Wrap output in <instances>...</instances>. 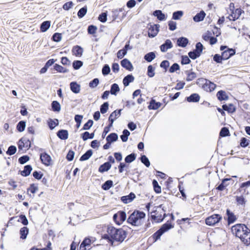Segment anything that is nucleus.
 Listing matches in <instances>:
<instances>
[{
  "label": "nucleus",
  "mask_w": 250,
  "mask_h": 250,
  "mask_svg": "<svg viewBox=\"0 0 250 250\" xmlns=\"http://www.w3.org/2000/svg\"><path fill=\"white\" fill-rule=\"evenodd\" d=\"M231 231L246 245L250 244V229L244 224H236L231 228Z\"/></svg>",
  "instance_id": "f257e3e1"
},
{
  "label": "nucleus",
  "mask_w": 250,
  "mask_h": 250,
  "mask_svg": "<svg viewBox=\"0 0 250 250\" xmlns=\"http://www.w3.org/2000/svg\"><path fill=\"white\" fill-rule=\"evenodd\" d=\"M108 234H104L103 238L109 239L111 238L117 241L122 242L126 237V233L123 229H117L113 227H109L107 229Z\"/></svg>",
  "instance_id": "f03ea898"
},
{
  "label": "nucleus",
  "mask_w": 250,
  "mask_h": 250,
  "mask_svg": "<svg viewBox=\"0 0 250 250\" xmlns=\"http://www.w3.org/2000/svg\"><path fill=\"white\" fill-rule=\"evenodd\" d=\"M146 214L139 210L134 211L127 218V222L132 226H140L144 222Z\"/></svg>",
  "instance_id": "7ed1b4c3"
},
{
  "label": "nucleus",
  "mask_w": 250,
  "mask_h": 250,
  "mask_svg": "<svg viewBox=\"0 0 250 250\" xmlns=\"http://www.w3.org/2000/svg\"><path fill=\"white\" fill-rule=\"evenodd\" d=\"M173 226L170 224H165L162 227L157 231L153 235V239L156 241L159 239L161 235L165 232L168 231L170 229L172 228Z\"/></svg>",
  "instance_id": "20e7f679"
},
{
  "label": "nucleus",
  "mask_w": 250,
  "mask_h": 250,
  "mask_svg": "<svg viewBox=\"0 0 250 250\" xmlns=\"http://www.w3.org/2000/svg\"><path fill=\"white\" fill-rule=\"evenodd\" d=\"M220 50L222 51V56L223 60L229 59L235 53L234 49L229 48L227 46H221Z\"/></svg>",
  "instance_id": "39448f33"
},
{
  "label": "nucleus",
  "mask_w": 250,
  "mask_h": 250,
  "mask_svg": "<svg viewBox=\"0 0 250 250\" xmlns=\"http://www.w3.org/2000/svg\"><path fill=\"white\" fill-rule=\"evenodd\" d=\"M113 218L117 224L120 225L126 220V213L124 211H119L113 215Z\"/></svg>",
  "instance_id": "423d86ee"
},
{
  "label": "nucleus",
  "mask_w": 250,
  "mask_h": 250,
  "mask_svg": "<svg viewBox=\"0 0 250 250\" xmlns=\"http://www.w3.org/2000/svg\"><path fill=\"white\" fill-rule=\"evenodd\" d=\"M222 219V217L218 214H213L206 219V223L208 226H213L218 223Z\"/></svg>",
  "instance_id": "0eeeda50"
},
{
  "label": "nucleus",
  "mask_w": 250,
  "mask_h": 250,
  "mask_svg": "<svg viewBox=\"0 0 250 250\" xmlns=\"http://www.w3.org/2000/svg\"><path fill=\"white\" fill-rule=\"evenodd\" d=\"M242 12H244V11L241 8H237L234 11L231 12L227 18L229 21H235L239 19Z\"/></svg>",
  "instance_id": "6e6552de"
},
{
  "label": "nucleus",
  "mask_w": 250,
  "mask_h": 250,
  "mask_svg": "<svg viewBox=\"0 0 250 250\" xmlns=\"http://www.w3.org/2000/svg\"><path fill=\"white\" fill-rule=\"evenodd\" d=\"M40 159L42 163L46 166H49L52 164V161L50 156L46 153L41 154Z\"/></svg>",
  "instance_id": "1a4fd4ad"
},
{
  "label": "nucleus",
  "mask_w": 250,
  "mask_h": 250,
  "mask_svg": "<svg viewBox=\"0 0 250 250\" xmlns=\"http://www.w3.org/2000/svg\"><path fill=\"white\" fill-rule=\"evenodd\" d=\"M121 111L122 109L115 110L110 115L109 117V121L110 122V124L109 125V127H111L113 125L114 121L120 116Z\"/></svg>",
  "instance_id": "9d476101"
},
{
  "label": "nucleus",
  "mask_w": 250,
  "mask_h": 250,
  "mask_svg": "<svg viewBox=\"0 0 250 250\" xmlns=\"http://www.w3.org/2000/svg\"><path fill=\"white\" fill-rule=\"evenodd\" d=\"M173 45L171 41L169 39L167 40L165 42L160 46L161 51L163 52H165L167 51L168 49L172 47Z\"/></svg>",
  "instance_id": "9b49d317"
},
{
  "label": "nucleus",
  "mask_w": 250,
  "mask_h": 250,
  "mask_svg": "<svg viewBox=\"0 0 250 250\" xmlns=\"http://www.w3.org/2000/svg\"><path fill=\"white\" fill-rule=\"evenodd\" d=\"M203 88L207 91L211 92L214 90L216 87V84L209 81H207L203 85Z\"/></svg>",
  "instance_id": "f8f14e48"
},
{
  "label": "nucleus",
  "mask_w": 250,
  "mask_h": 250,
  "mask_svg": "<svg viewBox=\"0 0 250 250\" xmlns=\"http://www.w3.org/2000/svg\"><path fill=\"white\" fill-rule=\"evenodd\" d=\"M121 64L123 67L128 70L132 71L133 69V67L131 62L126 59L123 60L121 62Z\"/></svg>",
  "instance_id": "ddd939ff"
},
{
  "label": "nucleus",
  "mask_w": 250,
  "mask_h": 250,
  "mask_svg": "<svg viewBox=\"0 0 250 250\" xmlns=\"http://www.w3.org/2000/svg\"><path fill=\"white\" fill-rule=\"evenodd\" d=\"M71 90L74 93H79L81 90V86L76 82H73L70 83Z\"/></svg>",
  "instance_id": "4468645a"
},
{
  "label": "nucleus",
  "mask_w": 250,
  "mask_h": 250,
  "mask_svg": "<svg viewBox=\"0 0 250 250\" xmlns=\"http://www.w3.org/2000/svg\"><path fill=\"white\" fill-rule=\"evenodd\" d=\"M158 27L156 25L151 26L148 30V36L152 38L155 37L158 32Z\"/></svg>",
  "instance_id": "2eb2a0df"
},
{
  "label": "nucleus",
  "mask_w": 250,
  "mask_h": 250,
  "mask_svg": "<svg viewBox=\"0 0 250 250\" xmlns=\"http://www.w3.org/2000/svg\"><path fill=\"white\" fill-rule=\"evenodd\" d=\"M135 195L133 193H130L128 195L124 196L121 197V201L127 204L132 201L135 198Z\"/></svg>",
  "instance_id": "dca6fc26"
},
{
  "label": "nucleus",
  "mask_w": 250,
  "mask_h": 250,
  "mask_svg": "<svg viewBox=\"0 0 250 250\" xmlns=\"http://www.w3.org/2000/svg\"><path fill=\"white\" fill-rule=\"evenodd\" d=\"M206 16V13L203 11H201L200 13L197 14L194 17L193 20L195 22H199L203 21Z\"/></svg>",
  "instance_id": "f3484780"
},
{
  "label": "nucleus",
  "mask_w": 250,
  "mask_h": 250,
  "mask_svg": "<svg viewBox=\"0 0 250 250\" xmlns=\"http://www.w3.org/2000/svg\"><path fill=\"white\" fill-rule=\"evenodd\" d=\"M29 229L27 227H23L20 229V238L21 239H25L28 233Z\"/></svg>",
  "instance_id": "a211bd4d"
},
{
  "label": "nucleus",
  "mask_w": 250,
  "mask_h": 250,
  "mask_svg": "<svg viewBox=\"0 0 250 250\" xmlns=\"http://www.w3.org/2000/svg\"><path fill=\"white\" fill-rule=\"evenodd\" d=\"M111 167V165L109 162H105L104 164L102 165L99 168V171L100 172H104L108 171Z\"/></svg>",
  "instance_id": "6ab92c4d"
},
{
  "label": "nucleus",
  "mask_w": 250,
  "mask_h": 250,
  "mask_svg": "<svg viewBox=\"0 0 250 250\" xmlns=\"http://www.w3.org/2000/svg\"><path fill=\"white\" fill-rule=\"evenodd\" d=\"M72 52L76 56L80 57L83 52V48L79 46H75L73 48Z\"/></svg>",
  "instance_id": "aec40b11"
},
{
  "label": "nucleus",
  "mask_w": 250,
  "mask_h": 250,
  "mask_svg": "<svg viewBox=\"0 0 250 250\" xmlns=\"http://www.w3.org/2000/svg\"><path fill=\"white\" fill-rule=\"evenodd\" d=\"M57 136L62 140H66L68 136V131L66 130H60L57 132Z\"/></svg>",
  "instance_id": "412c9836"
},
{
  "label": "nucleus",
  "mask_w": 250,
  "mask_h": 250,
  "mask_svg": "<svg viewBox=\"0 0 250 250\" xmlns=\"http://www.w3.org/2000/svg\"><path fill=\"white\" fill-rule=\"evenodd\" d=\"M188 41L187 38L181 37L177 40V44L178 46L185 47L188 43Z\"/></svg>",
  "instance_id": "4be33fe9"
},
{
  "label": "nucleus",
  "mask_w": 250,
  "mask_h": 250,
  "mask_svg": "<svg viewBox=\"0 0 250 250\" xmlns=\"http://www.w3.org/2000/svg\"><path fill=\"white\" fill-rule=\"evenodd\" d=\"M200 100V96L198 94L194 93L187 98L188 102H198Z\"/></svg>",
  "instance_id": "5701e85b"
},
{
  "label": "nucleus",
  "mask_w": 250,
  "mask_h": 250,
  "mask_svg": "<svg viewBox=\"0 0 250 250\" xmlns=\"http://www.w3.org/2000/svg\"><path fill=\"white\" fill-rule=\"evenodd\" d=\"M134 80V77L132 75H128L123 79V83L125 86L129 85L130 83L132 82Z\"/></svg>",
  "instance_id": "b1692460"
},
{
  "label": "nucleus",
  "mask_w": 250,
  "mask_h": 250,
  "mask_svg": "<svg viewBox=\"0 0 250 250\" xmlns=\"http://www.w3.org/2000/svg\"><path fill=\"white\" fill-rule=\"evenodd\" d=\"M153 15L157 17V19L160 21H164L166 20V16L161 10H155L153 12Z\"/></svg>",
  "instance_id": "393cba45"
},
{
  "label": "nucleus",
  "mask_w": 250,
  "mask_h": 250,
  "mask_svg": "<svg viewBox=\"0 0 250 250\" xmlns=\"http://www.w3.org/2000/svg\"><path fill=\"white\" fill-rule=\"evenodd\" d=\"M161 105V104L160 102H156L155 100H152L150 103V104L148 106L149 109H157Z\"/></svg>",
  "instance_id": "a878e982"
},
{
  "label": "nucleus",
  "mask_w": 250,
  "mask_h": 250,
  "mask_svg": "<svg viewBox=\"0 0 250 250\" xmlns=\"http://www.w3.org/2000/svg\"><path fill=\"white\" fill-rule=\"evenodd\" d=\"M54 69L59 73H64L68 72L67 69L57 63L54 65Z\"/></svg>",
  "instance_id": "bb28decb"
},
{
  "label": "nucleus",
  "mask_w": 250,
  "mask_h": 250,
  "mask_svg": "<svg viewBox=\"0 0 250 250\" xmlns=\"http://www.w3.org/2000/svg\"><path fill=\"white\" fill-rule=\"evenodd\" d=\"M218 99L220 101L226 100L228 99V96L226 92L220 90L218 91L216 95Z\"/></svg>",
  "instance_id": "cd10ccee"
},
{
  "label": "nucleus",
  "mask_w": 250,
  "mask_h": 250,
  "mask_svg": "<svg viewBox=\"0 0 250 250\" xmlns=\"http://www.w3.org/2000/svg\"><path fill=\"white\" fill-rule=\"evenodd\" d=\"M50 25L51 22L50 21H45L43 22L41 25V31L42 32L46 31L47 29L50 27Z\"/></svg>",
  "instance_id": "c85d7f7f"
},
{
  "label": "nucleus",
  "mask_w": 250,
  "mask_h": 250,
  "mask_svg": "<svg viewBox=\"0 0 250 250\" xmlns=\"http://www.w3.org/2000/svg\"><path fill=\"white\" fill-rule=\"evenodd\" d=\"M91 243V240L88 238H86L84 239V240L83 241V242L81 243L80 245V249L82 250H85L86 248L85 247L86 246H88L90 245Z\"/></svg>",
  "instance_id": "c756f323"
},
{
  "label": "nucleus",
  "mask_w": 250,
  "mask_h": 250,
  "mask_svg": "<svg viewBox=\"0 0 250 250\" xmlns=\"http://www.w3.org/2000/svg\"><path fill=\"white\" fill-rule=\"evenodd\" d=\"M59 124V121L58 119H50L48 121V125L50 129L52 130L54 129L56 126L58 125Z\"/></svg>",
  "instance_id": "7c9ffc66"
},
{
  "label": "nucleus",
  "mask_w": 250,
  "mask_h": 250,
  "mask_svg": "<svg viewBox=\"0 0 250 250\" xmlns=\"http://www.w3.org/2000/svg\"><path fill=\"white\" fill-rule=\"evenodd\" d=\"M118 138V135L115 133H112L107 136L106 141L108 142H113L117 140Z\"/></svg>",
  "instance_id": "2f4dec72"
},
{
  "label": "nucleus",
  "mask_w": 250,
  "mask_h": 250,
  "mask_svg": "<svg viewBox=\"0 0 250 250\" xmlns=\"http://www.w3.org/2000/svg\"><path fill=\"white\" fill-rule=\"evenodd\" d=\"M224 110L228 111L229 113H233L235 111V108L234 105L229 104V105L224 104L222 106Z\"/></svg>",
  "instance_id": "473e14b6"
},
{
  "label": "nucleus",
  "mask_w": 250,
  "mask_h": 250,
  "mask_svg": "<svg viewBox=\"0 0 250 250\" xmlns=\"http://www.w3.org/2000/svg\"><path fill=\"white\" fill-rule=\"evenodd\" d=\"M32 169L31 166L27 165L24 167V170L21 172V174L24 176H27L30 174Z\"/></svg>",
  "instance_id": "72a5a7b5"
},
{
  "label": "nucleus",
  "mask_w": 250,
  "mask_h": 250,
  "mask_svg": "<svg viewBox=\"0 0 250 250\" xmlns=\"http://www.w3.org/2000/svg\"><path fill=\"white\" fill-rule=\"evenodd\" d=\"M92 150L90 149L87 150L84 154H83L80 158V161H85L88 160L92 155Z\"/></svg>",
  "instance_id": "f704fd0d"
},
{
  "label": "nucleus",
  "mask_w": 250,
  "mask_h": 250,
  "mask_svg": "<svg viewBox=\"0 0 250 250\" xmlns=\"http://www.w3.org/2000/svg\"><path fill=\"white\" fill-rule=\"evenodd\" d=\"M156 57L155 54L153 52H149L146 54L144 56V59L148 62H151Z\"/></svg>",
  "instance_id": "c9c22d12"
},
{
  "label": "nucleus",
  "mask_w": 250,
  "mask_h": 250,
  "mask_svg": "<svg viewBox=\"0 0 250 250\" xmlns=\"http://www.w3.org/2000/svg\"><path fill=\"white\" fill-rule=\"evenodd\" d=\"M28 141L25 140L21 139L18 143V147L19 149H22L23 148L28 147Z\"/></svg>",
  "instance_id": "e433bc0d"
},
{
  "label": "nucleus",
  "mask_w": 250,
  "mask_h": 250,
  "mask_svg": "<svg viewBox=\"0 0 250 250\" xmlns=\"http://www.w3.org/2000/svg\"><path fill=\"white\" fill-rule=\"evenodd\" d=\"M26 125V123L25 121H21L17 125V129L18 131L21 132L24 130Z\"/></svg>",
  "instance_id": "4c0bfd02"
},
{
  "label": "nucleus",
  "mask_w": 250,
  "mask_h": 250,
  "mask_svg": "<svg viewBox=\"0 0 250 250\" xmlns=\"http://www.w3.org/2000/svg\"><path fill=\"white\" fill-rule=\"evenodd\" d=\"M186 73L187 75V81H191L196 77V74L195 72L188 71L186 72Z\"/></svg>",
  "instance_id": "58836bf2"
},
{
  "label": "nucleus",
  "mask_w": 250,
  "mask_h": 250,
  "mask_svg": "<svg viewBox=\"0 0 250 250\" xmlns=\"http://www.w3.org/2000/svg\"><path fill=\"white\" fill-rule=\"evenodd\" d=\"M120 91V88L118 85L116 83H114L111 85L110 93L112 95H116L117 93Z\"/></svg>",
  "instance_id": "ea45409f"
},
{
  "label": "nucleus",
  "mask_w": 250,
  "mask_h": 250,
  "mask_svg": "<svg viewBox=\"0 0 250 250\" xmlns=\"http://www.w3.org/2000/svg\"><path fill=\"white\" fill-rule=\"evenodd\" d=\"M130 135L129 131L127 129L124 130L123 134L121 136V138L123 142H126L128 140V137Z\"/></svg>",
  "instance_id": "a19ab883"
},
{
  "label": "nucleus",
  "mask_w": 250,
  "mask_h": 250,
  "mask_svg": "<svg viewBox=\"0 0 250 250\" xmlns=\"http://www.w3.org/2000/svg\"><path fill=\"white\" fill-rule=\"evenodd\" d=\"M52 108L54 111L59 112L61 110V105L57 101H53L52 103Z\"/></svg>",
  "instance_id": "79ce46f5"
},
{
  "label": "nucleus",
  "mask_w": 250,
  "mask_h": 250,
  "mask_svg": "<svg viewBox=\"0 0 250 250\" xmlns=\"http://www.w3.org/2000/svg\"><path fill=\"white\" fill-rule=\"evenodd\" d=\"M136 159V155L134 153H131L127 155L125 158V162L127 163H130L134 161Z\"/></svg>",
  "instance_id": "37998d69"
},
{
  "label": "nucleus",
  "mask_w": 250,
  "mask_h": 250,
  "mask_svg": "<svg viewBox=\"0 0 250 250\" xmlns=\"http://www.w3.org/2000/svg\"><path fill=\"white\" fill-rule=\"evenodd\" d=\"M227 214L228 216V222L229 223H232L236 220L234 215L228 209L227 210Z\"/></svg>",
  "instance_id": "c03bdc74"
},
{
  "label": "nucleus",
  "mask_w": 250,
  "mask_h": 250,
  "mask_svg": "<svg viewBox=\"0 0 250 250\" xmlns=\"http://www.w3.org/2000/svg\"><path fill=\"white\" fill-rule=\"evenodd\" d=\"M113 186V182L111 180L106 181L103 185L102 188L104 190H108Z\"/></svg>",
  "instance_id": "a18cd8bd"
},
{
  "label": "nucleus",
  "mask_w": 250,
  "mask_h": 250,
  "mask_svg": "<svg viewBox=\"0 0 250 250\" xmlns=\"http://www.w3.org/2000/svg\"><path fill=\"white\" fill-rule=\"evenodd\" d=\"M183 15V12L182 11H177L173 13L172 19L175 20H179Z\"/></svg>",
  "instance_id": "49530a36"
},
{
  "label": "nucleus",
  "mask_w": 250,
  "mask_h": 250,
  "mask_svg": "<svg viewBox=\"0 0 250 250\" xmlns=\"http://www.w3.org/2000/svg\"><path fill=\"white\" fill-rule=\"evenodd\" d=\"M16 151H17L16 147L14 146H11L8 147V150L6 151V153L8 155H12L16 153Z\"/></svg>",
  "instance_id": "de8ad7c7"
},
{
  "label": "nucleus",
  "mask_w": 250,
  "mask_h": 250,
  "mask_svg": "<svg viewBox=\"0 0 250 250\" xmlns=\"http://www.w3.org/2000/svg\"><path fill=\"white\" fill-rule=\"evenodd\" d=\"M155 68L151 65L147 67V75L149 77H153L155 75Z\"/></svg>",
  "instance_id": "09e8293b"
},
{
  "label": "nucleus",
  "mask_w": 250,
  "mask_h": 250,
  "mask_svg": "<svg viewBox=\"0 0 250 250\" xmlns=\"http://www.w3.org/2000/svg\"><path fill=\"white\" fill-rule=\"evenodd\" d=\"M165 216H166V214L165 213H164V215L163 216H162V215L161 214V215H158L157 216L156 215V214H154V215H152L151 216H152V218L155 220H156L157 222H161L162 221L164 218L165 217Z\"/></svg>",
  "instance_id": "8fccbe9b"
},
{
  "label": "nucleus",
  "mask_w": 250,
  "mask_h": 250,
  "mask_svg": "<svg viewBox=\"0 0 250 250\" xmlns=\"http://www.w3.org/2000/svg\"><path fill=\"white\" fill-rule=\"evenodd\" d=\"M108 103L105 102L101 106L100 111L102 114H104L107 112L108 109Z\"/></svg>",
  "instance_id": "3c124183"
},
{
  "label": "nucleus",
  "mask_w": 250,
  "mask_h": 250,
  "mask_svg": "<svg viewBox=\"0 0 250 250\" xmlns=\"http://www.w3.org/2000/svg\"><path fill=\"white\" fill-rule=\"evenodd\" d=\"M141 161L146 167H149L150 166L149 161L146 155H143L141 156Z\"/></svg>",
  "instance_id": "603ef678"
},
{
  "label": "nucleus",
  "mask_w": 250,
  "mask_h": 250,
  "mask_svg": "<svg viewBox=\"0 0 250 250\" xmlns=\"http://www.w3.org/2000/svg\"><path fill=\"white\" fill-rule=\"evenodd\" d=\"M87 12V8L86 7H83L79 10L78 12V16L79 18H83Z\"/></svg>",
  "instance_id": "864d4df0"
},
{
  "label": "nucleus",
  "mask_w": 250,
  "mask_h": 250,
  "mask_svg": "<svg viewBox=\"0 0 250 250\" xmlns=\"http://www.w3.org/2000/svg\"><path fill=\"white\" fill-rule=\"evenodd\" d=\"M238 191L241 193V195L244 196L247 195L249 194V190L248 189L245 187H243V186H240L238 190Z\"/></svg>",
  "instance_id": "5fc2aeb1"
},
{
  "label": "nucleus",
  "mask_w": 250,
  "mask_h": 250,
  "mask_svg": "<svg viewBox=\"0 0 250 250\" xmlns=\"http://www.w3.org/2000/svg\"><path fill=\"white\" fill-rule=\"evenodd\" d=\"M62 38V34L58 33H55L52 37V39L54 42H59Z\"/></svg>",
  "instance_id": "6e6d98bb"
},
{
  "label": "nucleus",
  "mask_w": 250,
  "mask_h": 250,
  "mask_svg": "<svg viewBox=\"0 0 250 250\" xmlns=\"http://www.w3.org/2000/svg\"><path fill=\"white\" fill-rule=\"evenodd\" d=\"M83 62L81 61H75L73 62V67L75 69H79L83 65Z\"/></svg>",
  "instance_id": "4d7b16f0"
},
{
  "label": "nucleus",
  "mask_w": 250,
  "mask_h": 250,
  "mask_svg": "<svg viewBox=\"0 0 250 250\" xmlns=\"http://www.w3.org/2000/svg\"><path fill=\"white\" fill-rule=\"evenodd\" d=\"M229 130L227 127H223L220 132V135L222 137H226L229 135Z\"/></svg>",
  "instance_id": "13d9d810"
},
{
  "label": "nucleus",
  "mask_w": 250,
  "mask_h": 250,
  "mask_svg": "<svg viewBox=\"0 0 250 250\" xmlns=\"http://www.w3.org/2000/svg\"><path fill=\"white\" fill-rule=\"evenodd\" d=\"M93 124V122L91 120H89L88 122L85 123L83 128V130H88L90 128V127L92 126Z\"/></svg>",
  "instance_id": "bf43d9fd"
},
{
  "label": "nucleus",
  "mask_w": 250,
  "mask_h": 250,
  "mask_svg": "<svg viewBox=\"0 0 250 250\" xmlns=\"http://www.w3.org/2000/svg\"><path fill=\"white\" fill-rule=\"evenodd\" d=\"M20 220H18L19 222H21L23 225H27L28 224V221L24 215H21L20 216Z\"/></svg>",
  "instance_id": "052dcab7"
},
{
  "label": "nucleus",
  "mask_w": 250,
  "mask_h": 250,
  "mask_svg": "<svg viewBox=\"0 0 250 250\" xmlns=\"http://www.w3.org/2000/svg\"><path fill=\"white\" fill-rule=\"evenodd\" d=\"M123 9L120 8L119 9H115L112 11L113 12V17L114 18V20L117 19L119 17V14L120 12H122L123 11Z\"/></svg>",
  "instance_id": "680f3d73"
},
{
  "label": "nucleus",
  "mask_w": 250,
  "mask_h": 250,
  "mask_svg": "<svg viewBox=\"0 0 250 250\" xmlns=\"http://www.w3.org/2000/svg\"><path fill=\"white\" fill-rule=\"evenodd\" d=\"M179 65L177 63H174L169 69V72L170 73H173L175 71L179 70Z\"/></svg>",
  "instance_id": "e2e57ef3"
},
{
  "label": "nucleus",
  "mask_w": 250,
  "mask_h": 250,
  "mask_svg": "<svg viewBox=\"0 0 250 250\" xmlns=\"http://www.w3.org/2000/svg\"><path fill=\"white\" fill-rule=\"evenodd\" d=\"M99 81L98 78H95L89 83V85L91 88L96 87L99 84Z\"/></svg>",
  "instance_id": "0e129e2a"
},
{
  "label": "nucleus",
  "mask_w": 250,
  "mask_h": 250,
  "mask_svg": "<svg viewBox=\"0 0 250 250\" xmlns=\"http://www.w3.org/2000/svg\"><path fill=\"white\" fill-rule=\"evenodd\" d=\"M236 201L238 204L239 205H243L245 203V199L244 197V196H236Z\"/></svg>",
  "instance_id": "69168bd1"
},
{
  "label": "nucleus",
  "mask_w": 250,
  "mask_h": 250,
  "mask_svg": "<svg viewBox=\"0 0 250 250\" xmlns=\"http://www.w3.org/2000/svg\"><path fill=\"white\" fill-rule=\"evenodd\" d=\"M110 68L108 65L105 64L104 66L102 69V73L104 75H106L109 73Z\"/></svg>",
  "instance_id": "338daca9"
},
{
  "label": "nucleus",
  "mask_w": 250,
  "mask_h": 250,
  "mask_svg": "<svg viewBox=\"0 0 250 250\" xmlns=\"http://www.w3.org/2000/svg\"><path fill=\"white\" fill-rule=\"evenodd\" d=\"M188 55L191 59L193 60L196 59L197 57L200 56L199 53H197L195 51L189 52L188 53Z\"/></svg>",
  "instance_id": "774afa93"
}]
</instances>
